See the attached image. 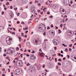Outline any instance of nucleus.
Wrapping results in <instances>:
<instances>
[{"instance_id":"obj_1","label":"nucleus","mask_w":76,"mask_h":76,"mask_svg":"<svg viewBox=\"0 0 76 76\" xmlns=\"http://www.w3.org/2000/svg\"><path fill=\"white\" fill-rule=\"evenodd\" d=\"M39 29L40 32H42L44 31H45L46 29L45 26L44 24H40L39 26Z\"/></svg>"},{"instance_id":"obj_2","label":"nucleus","mask_w":76,"mask_h":76,"mask_svg":"<svg viewBox=\"0 0 76 76\" xmlns=\"http://www.w3.org/2000/svg\"><path fill=\"white\" fill-rule=\"evenodd\" d=\"M33 41L34 43L36 44H38V43H40L41 41L39 38L36 37L35 39H34Z\"/></svg>"},{"instance_id":"obj_3","label":"nucleus","mask_w":76,"mask_h":76,"mask_svg":"<svg viewBox=\"0 0 76 76\" xmlns=\"http://www.w3.org/2000/svg\"><path fill=\"white\" fill-rule=\"evenodd\" d=\"M60 12L62 15H65V14H66V11L62 8H60Z\"/></svg>"},{"instance_id":"obj_4","label":"nucleus","mask_w":76,"mask_h":76,"mask_svg":"<svg viewBox=\"0 0 76 76\" xmlns=\"http://www.w3.org/2000/svg\"><path fill=\"white\" fill-rule=\"evenodd\" d=\"M21 72H20V71L19 69H18L16 70L15 72V75H20L21 73Z\"/></svg>"},{"instance_id":"obj_5","label":"nucleus","mask_w":76,"mask_h":76,"mask_svg":"<svg viewBox=\"0 0 76 76\" xmlns=\"http://www.w3.org/2000/svg\"><path fill=\"white\" fill-rule=\"evenodd\" d=\"M10 37H8L6 38V42L8 45H10Z\"/></svg>"},{"instance_id":"obj_6","label":"nucleus","mask_w":76,"mask_h":76,"mask_svg":"<svg viewBox=\"0 0 76 76\" xmlns=\"http://www.w3.org/2000/svg\"><path fill=\"white\" fill-rule=\"evenodd\" d=\"M53 42L55 45H57L58 43V41L56 39L53 40Z\"/></svg>"},{"instance_id":"obj_7","label":"nucleus","mask_w":76,"mask_h":76,"mask_svg":"<svg viewBox=\"0 0 76 76\" xmlns=\"http://www.w3.org/2000/svg\"><path fill=\"white\" fill-rule=\"evenodd\" d=\"M30 59H35L36 58V57L35 56H34V55H31L30 56Z\"/></svg>"},{"instance_id":"obj_8","label":"nucleus","mask_w":76,"mask_h":76,"mask_svg":"<svg viewBox=\"0 0 76 76\" xmlns=\"http://www.w3.org/2000/svg\"><path fill=\"white\" fill-rule=\"evenodd\" d=\"M64 1V4L65 5H66V6H67L68 5V4H69V1H68V0H67L66 1L65 0Z\"/></svg>"},{"instance_id":"obj_9","label":"nucleus","mask_w":76,"mask_h":76,"mask_svg":"<svg viewBox=\"0 0 76 76\" xmlns=\"http://www.w3.org/2000/svg\"><path fill=\"white\" fill-rule=\"evenodd\" d=\"M10 18H13V16H14V15L13 14V13H12V12L10 11Z\"/></svg>"},{"instance_id":"obj_10","label":"nucleus","mask_w":76,"mask_h":76,"mask_svg":"<svg viewBox=\"0 0 76 76\" xmlns=\"http://www.w3.org/2000/svg\"><path fill=\"white\" fill-rule=\"evenodd\" d=\"M35 8H31V10L32 13H35Z\"/></svg>"},{"instance_id":"obj_11","label":"nucleus","mask_w":76,"mask_h":76,"mask_svg":"<svg viewBox=\"0 0 76 76\" xmlns=\"http://www.w3.org/2000/svg\"><path fill=\"white\" fill-rule=\"evenodd\" d=\"M68 35H69V36H73V34H72V31H68Z\"/></svg>"},{"instance_id":"obj_12","label":"nucleus","mask_w":76,"mask_h":76,"mask_svg":"<svg viewBox=\"0 0 76 76\" xmlns=\"http://www.w3.org/2000/svg\"><path fill=\"white\" fill-rule=\"evenodd\" d=\"M21 63H22V61H17V64H19L20 66H21Z\"/></svg>"},{"instance_id":"obj_13","label":"nucleus","mask_w":76,"mask_h":76,"mask_svg":"<svg viewBox=\"0 0 76 76\" xmlns=\"http://www.w3.org/2000/svg\"><path fill=\"white\" fill-rule=\"evenodd\" d=\"M34 69H33V67L32 66H30L29 68V70L31 71V72H32Z\"/></svg>"},{"instance_id":"obj_14","label":"nucleus","mask_w":76,"mask_h":76,"mask_svg":"<svg viewBox=\"0 0 76 76\" xmlns=\"http://www.w3.org/2000/svg\"><path fill=\"white\" fill-rule=\"evenodd\" d=\"M10 53L11 54H12V53H14V52L15 51L14 50V49L13 48L11 49H10Z\"/></svg>"},{"instance_id":"obj_15","label":"nucleus","mask_w":76,"mask_h":76,"mask_svg":"<svg viewBox=\"0 0 76 76\" xmlns=\"http://www.w3.org/2000/svg\"><path fill=\"white\" fill-rule=\"evenodd\" d=\"M26 45L27 47H29V46H30V43L28 42H26Z\"/></svg>"},{"instance_id":"obj_16","label":"nucleus","mask_w":76,"mask_h":76,"mask_svg":"<svg viewBox=\"0 0 76 76\" xmlns=\"http://www.w3.org/2000/svg\"><path fill=\"white\" fill-rule=\"evenodd\" d=\"M73 58H74V59H76V57L75 56L74 57H73V56H72V57H71V58L72 60H73V61H75V60L73 59Z\"/></svg>"},{"instance_id":"obj_17","label":"nucleus","mask_w":76,"mask_h":76,"mask_svg":"<svg viewBox=\"0 0 76 76\" xmlns=\"http://www.w3.org/2000/svg\"><path fill=\"white\" fill-rule=\"evenodd\" d=\"M44 54V53H40V56L41 57H43Z\"/></svg>"},{"instance_id":"obj_18","label":"nucleus","mask_w":76,"mask_h":76,"mask_svg":"<svg viewBox=\"0 0 76 76\" xmlns=\"http://www.w3.org/2000/svg\"><path fill=\"white\" fill-rule=\"evenodd\" d=\"M35 21L36 22H38V18H36L35 19Z\"/></svg>"},{"instance_id":"obj_19","label":"nucleus","mask_w":76,"mask_h":76,"mask_svg":"<svg viewBox=\"0 0 76 76\" xmlns=\"http://www.w3.org/2000/svg\"><path fill=\"white\" fill-rule=\"evenodd\" d=\"M23 29H26V30H28V27H26L25 28H23Z\"/></svg>"},{"instance_id":"obj_20","label":"nucleus","mask_w":76,"mask_h":76,"mask_svg":"<svg viewBox=\"0 0 76 76\" xmlns=\"http://www.w3.org/2000/svg\"><path fill=\"white\" fill-rule=\"evenodd\" d=\"M7 54H8V53H10V49H9L7 51Z\"/></svg>"},{"instance_id":"obj_21","label":"nucleus","mask_w":76,"mask_h":76,"mask_svg":"<svg viewBox=\"0 0 76 76\" xmlns=\"http://www.w3.org/2000/svg\"><path fill=\"white\" fill-rule=\"evenodd\" d=\"M26 35H27L26 34L25 35V36H24V35H21V37H25V38H27V36H26Z\"/></svg>"},{"instance_id":"obj_22","label":"nucleus","mask_w":76,"mask_h":76,"mask_svg":"<svg viewBox=\"0 0 76 76\" xmlns=\"http://www.w3.org/2000/svg\"><path fill=\"white\" fill-rule=\"evenodd\" d=\"M19 50V48L18 47H17L16 50L17 51H18V50Z\"/></svg>"},{"instance_id":"obj_23","label":"nucleus","mask_w":76,"mask_h":76,"mask_svg":"<svg viewBox=\"0 0 76 76\" xmlns=\"http://www.w3.org/2000/svg\"><path fill=\"white\" fill-rule=\"evenodd\" d=\"M10 4V3H9V2H7L6 3V4L7 5V6H8V5H9Z\"/></svg>"},{"instance_id":"obj_24","label":"nucleus","mask_w":76,"mask_h":76,"mask_svg":"<svg viewBox=\"0 0 76 76\" xmlns=\"http://www.w3.org/2000/svg\"><path fill=\"white\" fill-rule=\"evenodd\" d=\"M23 4H26V3H27V2L24 1L23 2Z\"/></svg>"},{"instance_id":"obj_25","label":"nucleus","mask_w":76,"mask_h":76,"mask_svg":"<svg viewBox=\"0 0 76 76\" xmlns=\"http://www.w3.org/2000/svg\"><path fill=\"white\" fill-rule=\"evenodd\" d=\"M58 33L59 34H60V33H61V30H58Z\"/></svg>"},{"instance_id":"obj_26","label":"nucleus","mask_w":76,"mask_h":76,"mask_svg":"<svg viewBox=\"0 0 76 76\" xmlns=\"http://www.w3.org/2000/svg\"><path fill=\"white\" fill-rule=\"evenodd\" d=\"M58 61H62L61 60V58H59L58 60Z\"/></svg>"},{"instance_id":"obj_27","label":"nucleus","mask_w":76,"mask_h":76,"mask_svg":"<svg viewBox=\"0 0 76 76\" xmlns=\"http://www.w3.org/2000/svg\"><path fill=\"white\" fill-rule=\"evenodd\" d=\"M10 29V28H7V30L8 31V32L9 33L10 32V31H9V29Z\"/></svg>"},{"instance_id":"obj_28","label":"nucleus","mask_w":76,"mask_h":76,"mask_svg":"<svg viewBox=\"0 0 76 76\" xmlns=\"http://www.w3.org/2000/svg\"><path fill=\"white\" fill-rule=\"evenodd\" d=\"M58 66H60V65H61V63H60L59 62H58Z\"/></svg>"},{"instance_id":"obj_29","label":"nucleus","mask_w":76,"mask_h":76,"mask_svg":"<svg viewBox=\"0 0 76 76\" xmlns=\"http://www.w3.org/2000/svg\"><path fill=\"white\" fill-rule=\"evenodd\" d=\"M47 14L48 15H50V12L48 11L47 12Z\"/></svg>"},{"instance_id":"obj_30","label":"nucleus","mask_w":76,"mask_h":76,"mask_svg":"<svg viewBox=\"0 0 76 76\" xmlns=\"http://www.w3.org/2000/svg\"><path fill=\"white\" fill-rule=\"evenodd\" d=\"M51 33L53 35H54V33L53 31H52L51 32Z\"/></svg>"},{"instance_id":"obj_31","label":"nucleus","mask_w":76,"mask_h":76,"mask_svg":"<svg viewBox=\"0 0 76 76\" xmlns=\"http://www.w3.org/2000/svg\"><path fill=\"white\" fill-rule=\"evenodd\" d=\"M69 51H72V49L70 48H69Z\"/></svg>"},{"instance_id":"obj_32","label":"nucleus","mask_w":76,"mask_h":76,"mask_svg":"<svg viewBox=\"0 0 76 76\" xmlns=\"http://www.w3.org/2000/svg\"><path fill=\"white\" fill-rule=\"evenodd\" d=\"M55 27L56 28L55 29H58V27H57L56 26H55Z\"/></svg>"},{"instance_id":"obj_33","label":"nucleus","mask_w":76,"mask_h":76,"mask_svg":"<svg viewBox=\"0 0 76 76\" xmlns=\"http://www.w3.org/2000/svg\"><path fill=\"white\" fill-rule=\"evenodd\" d=\"M3 56H4V57H6V54L4 53V54L3 55Z\"/></svg>"},{"instance_id":"obj_34","label":"nucleus","mask_w":76,"mask_h":76,"mask_svg":"<svg viewBox=\"0 0 76 76\" xmlns=\"http://www.w3.org/2000/svg\"><path fill=\"white\" fill-rule=\"evenodd\" d=\"M26 66H30V64H29V63H28L26 64Z\"/></svg>"},{"instance_id":"obj_35","label":"nucleus","mask_w":76,"mask_h":76,"mask_svg":"<svg viewBox=\"0 0 76 76\" xmlns=\"http://www.w3.org/2000/svg\"><path fill=\"white\" fill-rule=\"evenodd\" d=\"M10 43L11 42V41H12V38H10Z\"/></svg>"},{"instance_id":"obj_36","label":"nucleus","mask_w":76,"mask_h":76,"mask_svg":"<svg viewBox=\"0 0 76 76\" xmlns=\"http://www.w3.org/2000/svg\"><path fill=\"white\" fill-rule=\"evenodd\" d=\"M43 35H46V34H45V32H44V33L43 34Z\"/></svg>"},{"instance_id":"obj_37","label":"nucleus","mask_w":76,"mask_h":76,"mask_svg":"<svg viewBox=\"0 0 76 76\" xmlns=\"http://www.w3.org/2000/svg\"><path fill=\"white\" fill-rule=\"evenodd\" d=\"M66 56L68 58H69V57H70V56H69V55H67Z\"/></svg>"},{"instance_id":"obj_38","label":"nucleus","mask_w":76,"mask_h":76,"mask_svg":"<svg viewBox=\"0 0 76 76\" xmlns=\"http://www.w3.org/2000/svg\"><path fill=\"white\" fill-rule=\"evenodd\" d=\"M53 8H54V9H56V7L55 5H54L53 6Z\"/></svg>"},{"instance_id":"obj_39","label":"nucleus","mask_w":76,"mask_h":76,"mask_svg":"<svg viewBox=\"0 0 76 76\" xmlns=\"http://www.w3.org/2000/svg\"><path fill=\"white\" fill-rule=\"evenodd\" d=\"M54 48L55 50H57V47H54Z\"/></svg>"},{"instance_id":"obj_40","label":"nucleus","mask_w":76,"mask_h":76,"mask_svg":"<svg viewBox=\"0 0 76 76\" xmlns=\"http://www.w3.org/2000/svg\"><path fill=\"white\" fill-rule=\"evenodd\" d=\"M69 47H72V44H71L70 45H69Z\"/></svg>"},{"instance_id":"obj_41","label":"nucleus","mask_w":76,"mask_h":76,"mask_svg":"<svg viewBox=\"0 0 76 76\" xmlns=\"http://www.w3.org/2000/svg\"><path fill=\"white\" fill-rule=\"evenodd\" d=\"M60 26L61 28H62V27L63 26V24H61L60 25Z\"/></svg>"},{"instance_id":"obj_42","label":"nucleus","mask_w":76,"mask_h":76,"mask_svg":"<svg viewBox=\"0 0 76 76\" xmlns=\"http://www.w3.org/2000/svg\"><path fill=\"white\" fill-rule=\"evenodd\" d=\"M4 12H2L1 13V15H4Z\"/></svg>"},{"instance_id":"obj_43","label":"nucleus","mask_w":76,"mask_h":76,"mask_svg":"<svg viewBox=\"0 0 76 76\" xmlns=\"http://www.w3.org/2000/svg\"><path fill=\"white\" fill-rule=\"evenodd\" d=\"M66 58L65 57H64L63 58V60H66Z\"/></svg>"},{"instance_id":"obj_44","label":"nucleus","mask_w":76,"mask_h":76,"mask_svg":"<svg viewBox=\"0 0 76 76\" xmlns=\"http://www.w3.org/2000/svg\"><path fill=\"white\" fill-rule=\"evenodd\" d=\"M18 38L19 39V41H20V37H18Z\"/></svg>"},{"instance_id":"obj_45","label":"nucleus","mask_w":76,"mask_h":76,"mask_svg":"<svg viewBox=\"0 0 76 76\" xmlns=\"http://www.w3.org/2000/svg\"><path fill=\"white\" fill-rule=\"evenodd\" d=\"M31 53H35V51L34 50H33L32 52H31Z\"/></svg>"},{"instance_id":"obj_46","label":"nucleus","mask_w":76,"mask_h":76,"mask_svg":"<svg viewBox=\"0 0 76 76\" xmlns=\"http://www.w3.org/2000/svg\"><path fill=\"white\" fill-rule=\"evenodd\" d=\"M29 4H32V1H31V2H30Z\"/></svg>"},{"instance_id":"obj_47","label":"nucleus","mask_w":76,"mask_h":76,"mask_svg":"<svg viewBox=\"0 0 76 76\" xmlns=\"http://www.w3.org/2000/svg\"><path fill=\"white\" fill-rule=\"evenodd\" d=\"M10 7L11 9H13V7H12V6H10Z\"/></svg>"},{"instance_id":"obj_48","label":"nucleus","mask_w":76,"mask_h":76,"mask_svg":"<svg viewBox=\"0 0 76 76\" xmlns=\"http://www.w3.org/2000/svg\"><path fill=\"white\" fill-rule=\"evenodd\" d=\"M12 34H14V35H15V32H12Z\"/></svg>"},{"instance_id":"obj_49","label":"nucleus","mask_w":76,"mask_h":76,"mask_svg":"<svg viewBox=\"0 0 76 76\" xmlns=\"http://www.w3.org/2000/svg\"><path fill=\"white\" fill-rule=\"evenodd\" d=\"M56 69H58V66H56Z\"/></svg>"},{"instance_id":"obj_50","label":"nucleus","mask_w":76,"mask_h":76,"mask_svg":"<svg viewBox=\"0 0 76 76\" xmlns=\"http://www.w3.org/2000/svg\"><path fill=\"white\" fill-rule=\"evenodd\" d=\"M21 66H22L23 64V63L22 62V63H21Z\"/></svg>"},{"instance_id":"obj_51","label":"nucleus","mask_w":76,"mask_h":76,"mask_svg":"<svg viewBox=\"0 0 76 76\" xmlns=\"http://www.w3.org/2000/svg\"><path fill=\"white\" fill-rule=\"evenodd\" d=\"M42 67L43 68H45V64H43V65Z\"/></svg>"},{"instance_id":"obj_52","label":"nucleus","mask_w":76,"mask_h":76,"mask_svg":"<svg viewBox=\"0 0 76 76\" xmlns=\"http://www.w3.org/2000/svg\"><path fill=\"white\" fill-rule=\"evenodd\" d=\"M41 12V11L40 10H38V13H39Z\"/></svg>"},{"instance_id":"obj_53","label":"nucleus","mask_w":76,"mask_h":76,"mask_svg":"<svg viewBox=\"0 0 76 76\" xmlns=\"http://www.w3.org/2000/svg\"><path fill=\"white\" fill-rule=\"evenodd\" d=\"M48 41V40L47 39H46L44 40V41L45 42L46 41Z\"/></svg>"},{"instance_id":"obj_54","label":"nucleus","mask_w":76,"mask_h":76,"mask_svg":"<svg viewBox=\"0 0 76 76\" xmlns=\"http://www.w3.org/2000/svg\"><path fill=\"white\" fill-rule=\"evenodd\" d=\"M28 51L29 53H30V52H31V50H28Z\"/></svg>"},{"instance_id":"obj_55","label":"nucleus","mask_w":76,"mask_h":76,"mask_svg":"<svg viewBox=\"0 0 76 76\" xmlns=\"http://www.w3.org/2000/svg\"><path fill=\"white\" fill-rule=\"evenodd\" d=\"M26 56H27V57H29V55H28V54H27L26 55Z\"/></svg>"},{"instance_id":"obj_56","label":"nucleus","mask_w":76,"mask_h":76,"mask_svg":"<svg viewBox=\"0 0 76 76\" xmlns=\"http://www.w3.org/2000/svg\"><path fill=\"white\" fill-rule=\"evenodd\" d=\"M55 61L56 62V61H57L56 60H57V58H55Z\"/></svg>"},{"instance_id":"obj_57","label":"nucleus","mask_w":76,"mask_h":76,"mask_svg":"<svg viewBox=\"0 0 76 76\" xmlns=\"http://www.w3.org/2000/svg\"><path fill=\"white\" fill-rule=\"evenodd\" d=\"M28 32V31H26V32H25V33L26 34H27V33Z\"/></svg>"},{"instance_id":"obj_58","label":"nucleus","mask_w":76,"mask_h":76,"mask_svg":"<svg viewBox=\"0 0 76 76\" xmlns=\"http://www.w3.org/2000/svg\"><path fill=\"white\" fill-rule=\"evenodd\" d=\"M38 5L39 6H41V4H38Z\"/></svg>"},{"instance_id":"obj_59","label":"nucleus","mask_w":76,"mask_h":76,"mask_svg":"<svg viewBox=\"0 0 76 76\" xmlns=\"http://www.w3.org/2000/svg\"><path fill=\"white\" fill-rule=\"evenodd\" d=\"M49 18H53V16L51 15L50 16Z\"/></svg>"},{"instance_id":"obj_60","label":"nucleus","mask_w":76,"mask_h":76,"mask_svg":"<svg viewBox=\"0 0 76 76\" xmlns=\"http://www.w3.org/2000/svg\"><path fill=\"white\" fill-rule=\"evenodd\" d=\"M6 9H7V8H4V10H6Z\"/></svg>"},{"instance_id":"obj_61","label":"nucleus","mask_w":76,"mask_h":76,"mask_svg":"<svg viewBox=\"0 0 76 76\" xmlns=\"http://www.w3.org/2000/svg\"><path fill=\"white\" fill-rule=\"evenodd\" d=\"M73 3V1H71V2H70V4H72V3Z\"/></svg>"},{"instance_id":"obj_62","label":"nucleus","mask_w":76,"mask_h":76,"mask_svg":"<svg viewBox=\"0 0 76 76\" xmlns=\"http://www.w3.org/2000/svg\"><path fill=\"white\" fill-rule=\"evenodd\" d=\"M9 64V62H8L7 63H6V64Z\"/></svg>"},{"instance_id":"obj_63","label":"nucleus","mask_w":76,"mask_h":76,"mask_svg":"<svg viewBox=\"0 0 76 76\" xmlns=\"http://www.w3.org/2000/svg\"><path fill=\"white\" fill-rule=\"evenodd\" d=\"M74 7H76V5H75L74 6Z\"/></svg>"},{"instance_id":"obj_64","label":"nucleus","mask_w":76,"mask_h":76,"mask_svg":"<svg viewBox=\"0 0 76 76\" xmlns=\"http://www.w3.org/2000/svg\"><path fill=\"white\" fill-rule=\"evenodd\" d=\"M2 76H5V74H2Z\"/></svg>"}]
</instances>
